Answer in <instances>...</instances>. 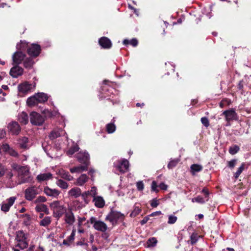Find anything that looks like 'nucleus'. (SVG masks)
Segmentation results:
<instances>
[{"mask_svg": "<svg viewBox=\"0 0 251 251\" xmlns=\"http://www.w3.org/2000/svg\"><path fill=\"white\" fill-rule=\"evenodd\" d=\"M112 83L111 82H109L108 80H103L100 86V94L99 95V99L101 100L103 98H106L110 96V94H113L114 92H116V90L110 84Z\"/></svg>", "mask_w": 251, "mask_h": 251, "instance_id": "1", "label": "nucleus"}, {"mask_svg": "<svg viewBox=\"0 0 251 251\" xmlns=\"http://www.w3.org/2000/svg\"><path fill=\"white\" fill-rule=\"evenodd\" d=\"M125 215L119 211L111 210L105 217V220L108 221L113 226L118 223L123 222Z\"/></svg>", "mask_w": 251, "mask_h": 251, "instance_id": "2", "label": "nucleus"}, {"mask_svg": "<svg viewBox=\"0 0 251 251\" xmlns=\"http://www.w3.org/2000/svg\"><path fill=\"white\" fill-rule=\"evenodd\" d=\"M50 206L53 211V216L55 218H59L61 217L66 211L65 207L63 205L60 204V202L58 201L51 202Z\"/></svg>", "mask_w": 251, "mask_h": 251, "instance_id": "3", "label": "nucleus"}, {"mask_svg": "<svg viewBox=\"0 0 251 251\" xmlns=\"http://www.w3.org/2000/svg\"><path fill=\"white\" fill-rule=\"evenodd\" d=\"M18 175L21 179L20 184L29 183L32 181L33 178L29 175V170L25 167H21L18 171Z\"/></svg>", "mask_w": 251, "mask_h": 251, "instance_id": "4", "label": "nucleus"}, {"mask_svg": "<svg viewBox=\"0 0 251 251\" xmlns=\"http://www.w3.org/2000/svg\"><path fill=\"white\" fill-rule=\"evenodd\" d=\"M129 162L127 159H123L122 160H117L114 163V166L121 173H125L128 170Z\"/></svg>", "mask_w": 251, "mask_h": 251, "instance_id": "5", "label": "nucleus"}, {"mask_svg": "<svg viewBox=\"0 0 251 251\" xmlns=\"http://www.w3.org/2000/svg\"><path fill=\"white\" fill-rule=\"evenodd\" d=\"M30 121L31 124L39 126L43 125L45 118L37 112L33 111L30 114Z\"/></svg>", "mask_w": 251, "mask_h": 251, "instance_id": "6", "label": "nucleus"}, {"mask_svg": "<svg viewBox=\"0 0 251 251\" xmlns=\"http://www.w3.org/2000/svg\"><path fill=\"white\" fill-rule=\"evenodd\" d=\"M38 194V188L35 186H32L25 190V197L26 200L31 201L33 200Z\"/></svg>", "mask_w": 251, "mask_h": 251, "instance_id": "7", "label": "nucleus"}, {"mask_svg": "<svg viewBox=\"0 0 251 251\" xmlns=\"http://www.w3.org/2000/svg\"><path fill=\"white\" fill-rule=\"evenodd\" d=\"M41 51L40 45L37 44H32L29 48H27V53L30 56L34 58L38 56Z\"/></svg>", "mask_w": 251, "mask_h": 251, "instance_id": "8", "label": "nucleus"}, {"mask_svg": "<svg viewBox=\"0 0 251 251\" xmlns=\"http://www.w3.org/2000/svg\"><path fill=\"white\" fill-rule=\"evenodd\" d=\"M76 158L79 162L84 164L83 166H86L88 168L90 163V156L88 152L84 151L78 152L76 155Z\"/></svg>", "mask_w": 251, "mask_h": 251, "instance_id": "9", "label": "nucleus"}, {"mask_svg": "<svg viewBox=\"0 0 251 251\" xmlns=\"http://www.w3.org/2000/svg\"><path fill=\"white\" fill-rule=\"evenodd\" d=\"M26 57V54L21 51L17 50L12 55L13 63L15 65H19L24 61Z\"/></svg>", "mask_w": 251, "mask_h": 251, "instance_id": "10", "label": "nucleus"}, {"mask_svg": "<svg viewBox=\"0 0 251 251\" xmlns=\"http://www.w3.org/2000/svg\"><path fill=\"white\" fill-rule=\"evenodd\" d=\"M222 115L225 116L226 121H236L238 119L237 114L233 109L225 110Z\"/></svg>", "mask_w": 251, "mask_h": 251, "instance_id": "11", "label": "nucleus"}, {"mask_svg": "<svg viewBox=\"0 0 251 251\" xmlns=\"http://www.w3.org/2000/svg\"><path fill=\"white\" fill-rule=\"evenodd\" d=\"M16 199V197H11L3 201L1 204V210L5 213L8 212L10 208L13 205Z\"/></svg>", "mask_w": 251, "mask_h": 251, "instance_id": "12", "label": "nucleus"}, {"mask_svg": "<svg viewBox=\"0 0 251 251\" xmlns=\"http://www.w3.org/2000/svg\"><path fill=\"white\" fill-rule=\"evenodd\" d=\"M7 128L8 131L13 135H18L21 131L19 125L15 121L9 123L7 126Z\"/></svg>", "mask_w": 251, "mask_h": 251, "instance_id": "13", "label": "nucleus"}, {"mask_svg": "<svg viewBox=\"0 0 251 251\" xmlns=\"http://www.w3.org/2000/svg\"><path fill=\"white\" fill-rule=\"evenodd\" d=\"M24 69L20 67L19 65H15L10 71V75L14 78H17L23 75Z\"/></svg>", "mask_w": 251, "mask_h": 251, "instance_id": "14", "label": "nucleus"}, {"mask_svg": "<svg viewBox=\"0 0 251 251\" xmlns=\"http://www.w3.org/2000/svg\"><path fill=\"white\" fill-rule=\"evenodd\" d=\"M66 134L65 130L61 128H55L52 130L49 134V138L51 140H53L61 136H63Z\"/></svg>", "mask_w": 251, "mask_h": 251, "instance_id": "15", "label": "nucleus"}, {"mask_svg": "<svg viewBox=\"0 0 251 251\" xmlns=\"http://www.w3.org/2000/svg\"><path fill=\"white\" fill-rule=\"evenodd\" d=\"M99 44L102 49H109L112 47L111 40L106 37H102L99 40Z\"/></svg>", "mask_w": 251, "mask_h": 251, "instance_id": "16", "label": "nucleus"}, {"mask_svg": "<svg viewBox=\"0 0 251 251\" xmlns=\"http://www.w3.org/2000/svg\"><path fill=\"white\" fill-rule=\"evenodd\" d=\"M35 87V85L33 86L32 84H30L28 82H25L19 85L18 90L20 92L26 93L28 91H30L32 88H34Z\"/></svg>", "mask_w": 251, "mask_h": 251, "instance_id": "17", "label": "nucleus"}, {"mask_svg": "<svg viewBox=\"0 0 251 251\" xmlns=\"http://www.w3.org/2000/svg\"><path fill=\"white\" fill-rule=\"evenodd\" d=\"M93 227L95 229L101 232H105L108 228L106 224L104 222L100 220L96 222L95 225H93Z\"/></svg>", "mask_w": 251, "mask_h": 251, "instance_id": "18", "label": "nucleus"}, {"mask_svg": "<svg viewBox=\"0 0 251 251\" xmlns=\"http://www.w3.org/2000/svg\"><path fill=\"white\" fill-rule=\"evenodd\" d=\"M44 192L47 196L52 197H56L59 194L58 190L55 189H50L48 186L44 188Z\"/></svg>", "mask_w": 251, "mask_h": 251, "instance_id": "19", "label": "nucleus"}, {"mask_svg": "<svg viewBox=\"0 0 251 251\" xmlns=\"http://www.w3.org/2000/svg\"><path fill=\"white\" fill-rule=\"evenodd\" d=\"M33 58L30 56L28 57H25L23 62L24 66L25 69H30L33 67V65L35 64Z\"/></svg>", "mask_w": 251, "mask_h": 251, "instance_id": "20", "label": "nucleus"}, {"mask_svg": "<svg viewBox=\"0 0 251 251\" xmlns=\"http://www.w3.org/2000/svg\"><path fill=\"white\" fill-rule=\"evenodd\" d=\"M2 149L5 152H7L10 155L13 157H17L18 156V152L14 150L13 149L10 147V146L7 144H3L2 147Z\"/></svg>", "mask_w": 251, "mask_h": 251, "instance_id": "21", "label": "nucleus"}, {"mask_svg": "<svg viewBox=\"0 0 251 251\" xmlns=\"http://www.w3.org/2000/svg\"><path fill=\"white\" fill-rule=\"evenodd\" d=\"M95 205L98 208H102L105 205V201L100 196L94 197L93 200Z\"/></svg>", "mask_w": 251, "mask_h": 251, "instance_id": "22", "label": "nucleus"}, {"mask_svg": "<svg viewBox=\"0 0 251 251\" xmlns=\"http://www.w3.org/2000/svg\"><path fill=\"white\" fill-rule=\"evenodd\" d=\"M18 121L23 125H26L28 122V116L25 112H22L18 115Z\"/></svg>", "mask_w": 251, "mask_h": 251, "instance_id": "23", "label": "nucleus"}, {"mask_svg": "<svg viewBox=\"0 0 251 251\" xmlns=\"http://www.w3.org/2000/svg\"><path fill=\"white\" fill-rule=\"evenodd\" d=\"M35 96L38 103H44L49 99L48 95L44 93H38L35 94Z\"/></svg>", "mask_w": 251, "mask_h": 251, "instance_id": "24", "label": "nucleus"}, {"mask_svg": "<svg viewBox=\"0 0 251 251\" xmlns=\"http://www.w3.org/2000/svg\"><path fill=\"white\" fill-rule=\"evenodd\" d=\"M68 195L71 197L77 198L81 195V190L78 187L73 188L69 191Z\"/></svg>", "mask_w": 251, "mask_h": 251, "instance_id": "25", "label": "nucleus"}, {"mask_svg": "<svg viewBox=\"0 0 251 251\" xmlns=\"http://www.w3.org/2000/svg\"><path fill=\"white\" fill-rule=\"evenodd\" d=\"M18 144L22 149H27L29 148L28 139L26 137H23L20 139L18 141Z\"/></svg>", "mask_w": 251, "mask_h": 251, "instance_id": "26", "label": "nucleus"}, {"mask_svg": "<svg viewBox=\"0 0 251 251\" xmlns=\"http://www.w3.org/2000/svg\"><path fill=\"white\" fill-rule=\"evenodd\" d=\"M28 43L25 41H21L20 43H17L16 45V49L18 51H25L29 48Z\"/></svg>", "mask_w": 251, "mask_h": 251, "instance_id": "27", "label": "nucleus"}, {"mask_svg": "<svg viewBox=\"0 0 251 251\" xmlns=\"http://www.w3.org/2000/svg\"><path fill=\"white\" fill-rule=\"evenodd\" d=\"M52 177V174L50 173H43L38 175L37 176V180L39 182H42L46 180H48L50 179Z\"/></svg>", "mask_w": 251, "mask_h": 251, "instance_id": "28", "label": "nucleus"}, {"mask_svg": "<svg viewBox=\"0 0 251 251\" xmlns=\"http://www.w3.org/2000/svg\"><path fill=\"white\" fill-rule=\"evenodd\" d=\"M35 210L38 212H44L49 214L50 212L47 206L44 204H38L35 207Z\"/></svg>", "mask_w": 251, "mask_h": 251, "instance_id": "29", "label": "nucleus"}, {"mask_svg": "<svg viewBox=\"0 0 251 251\" xmlns=\"http://www.w3.org/2000/svg\"><path fill=\"white\" fill-rule=\"evenodd\" d=\"M89 177L86 174H82L77 179L75 184L79 186L83 185L88 180Z\"/></svg>", "mask_w": 251, "mask_h": 251, "instance_id": "30", "label": "nucleus"}, {"mask_svg": "<svg viewBox=\"0 0 251 251\" xmlns=\"http://www.w3.org/2000/svg\"><path fill=\"white\" fill-rule=\"evenodd\" d=\"M42 147L47 155L50 157H52L50 152V151L51 149V147L49 141L45 140L42 142Z\"/></svg>", "mask_w": 251, "mask_h": 251, "instance_id": "31", "label": "nucleus"}, {"mask_svg": "<svg viewBox=\"0 0 251 251\" xmlns=\"http://www.w3.org/2000/svg\"><path fill=\"white\" fill-rule=\"evenodd\" d=\"M123 43L124 45L127 46L129 45L135 47L138 45V41L136 38H132L131 40L125 39L123 41Z\"/></svg>", "mask_w": 251, "mask_h": 251, "instance_id": "32", "label": "nucleus"}, {"mask_svg": "<svg viewBox=\"0 0 251 251\" xmlns=\"http://www.w3.org/2000/svg\"><path fill=\"white\" fill-rule=\"evenodd\" d=\"M190 169L191 173L192 175H194L196 173L201 171L202 169V167L201 165L194 164L191 166Z\"/></svg>", "mask_w": 251, "mask_h": 251, "instance_id": "33", "label": "nucleus"}, {"mask_svg": "<svg viewBox=\"0 0 251 251\" xmlns=\"http://www.w3.org/2000/svg\"><path fill=\"white\" fill-rule=\"evenodd\" d=\"M75 221V217L72 212L67 213L65 214V222L66 223L71 225Z\"/></svg>", "mask_w": 251, "mask_h": 251, "instance_id": "34", "label": "nucleus"}, {"mask_svg": "<svg viewBox=\"0 0 251 251\" xmlns=\"http://www.w3.org/2000/svg\"><path fill=\"white\" fill-rule=\"evenodd\" d=\"M87 170V166H80L75 167L70 169V172L72 173H80L81 172L86 171Z\"/></svg>", "mask_w": 251, "mask_h": 251, "instance_id": "35", "label": "nucleus"}, {"mask_svg": "<svg viewBox=\"0 0 251 251\" xmlns=\"http://www.w3.org/2000/svg\"><path fill=\"white\" fill-rule=\"evenodd\" d=\"M35 94L33 96L29 97L26 100L27 104L28 106H32L36 105L38 103L37 100L36 99Z\"/></svg>", "mask_w": 251, "mask_h": 251, "instance_id": "36", "label": "nucleus"}, {"mask_svg": "<svg viewBox=\"0 0 251 251\" xmlns=\"http://www.w3.org/2000/svg\"><path fill=\"white\" fill-rule=\"evenodd\" d=\"M15 240L18 243L21 241H23L24 240H26V237L23 231H19L17 232Z\"/></svg>", "mask_w": 251, "mask_h": 251, "instance_id": "37", "label": "nucleus"}, {"mask_svg": "<svg viewBox=\"0 0 251 251\" xmlns=\"http://www.w3.org/2000/svg\"><path fill=\"white\" fill-rule=\"evenodd\" d=\"M51 222V217L50 216H46L40 222L39 224L41 226L46 227L50 225Z\"/></svg>", "mask_w": 251, "mask_h": 251, "instance_id": "38", "label": "nucleus"}, {"mask_svg": "<svg viewBox=\"0 0 251 251\" xmlns=\"http://www.w3.org/2000/svg\"><path fill=\"white\" fill-rule=\"evenodd\" d=\"M106 131L108 134L114 133L116 129V126L114 123H109L106 125Z\"/></svg>", "mask_w": 251, "mask_h": 251, "instance_id": "39", "label": "nucleus"}, {"mask_svg": "<svg viewBox=\"0 0 251 251\" xmlns=\"http://www.w3.org/2000/svg\"><path fill=\"white\" fill-rule=\"evenodd\" d=\"M60 175L62 178L68 181L72 180L74 178L73 176L70 175L68 172L65 171L64 170H62L60 172Z\"/></svg>", "mask_w": 251, "mask_h": 251, "instance_id": "40", "label": "nucleus"}, {"mask_svg": "<svg viewBox=\"0 0 251 251\" xmlns=\"http://www.w3.org/2000/svg\"><path fill=\"white\" fill-rule=\"evenodd\" d=\"M180 160L178 158L171 159L169 163H168L167 167L169 169H172L176 167Z\"/></svg>", "mask_w": 251, "mask_h": 251, "instance_id": "41", "label": "nucleus"}, {"mask_svg": "<svg viewBox=\"0 0 251 251\" xmlns=\"http://www.w3.org/2000/svg\"><path fill=\"white\" fill-rule=\"evenodd\" d=\"M56 185L63 189H67L68 187V183L62 179H58L56 182Z\"/></svg>", "mask_w": 251, "mask_h": 251, "instance_id": "42", "label": "nucleus"}, {"mask_svg": "<svg viewBox=\"0 0 251 251\" xmlns=\"http://www.w3.org/2000/svg\"><path fill=\"white\" fill-rule=\"evenodd\" d=\"M157 241L155 237H152L149 239L147 241V247H153L156 246Z\"/></svg>", "mask_w": 251, "mask_h": 251, "instance_id": "43", "label": "nucleus"}, {"mask_svg": "<svg viewBox=\"0 0 251 251\" xmlns=\"http://www.w3.org/2000/svg\"><path fill=\"white\" fill-rule=\"evenodd\" d=\"M240 150L239 147L236 145L231 146L229 148V152L232 154L234 155L237 153Z\"/></svg>", "mask_w": 251, "mask_h": 251, "instance_id": "44", "label": "nucleus"}, {"mask_svg": "<svg viewBox=\"0 0 251 251\" xmlns=\"http://www.w3.org/2000/svg\"><path fill=\"white\" fill-rule=\"evenodd\" d=\"M199 237L197 233H193L190 236V243L193 245L195 244L198 241Z\"/></svg>", "mask_w": 251, "mask_h": 251, "instance_id": "45", "label": "nucleus"}, {"mask_svg": "<svg viewBox=\"0 0 251 251\" xmlns=\"http://www.w3.org/2000/svg\"><path fill=\"white\" fill-rule=\"evenodd\" d=\"M192 201L193 202H198L199 203L203 204L206 201V200H204V199L202 197L198 196L197 197L192 199Z\"/></svg>", "mask_w": 251, "mask_h": 251, "instance_id": "46", "label": "nucleus"}, {"mask_svg": "<svg viewBox=\"0 0 251 251\" xmlns=\"http://www.w3.org/2000/svg\"><path fill=\"white\" fill-rule=\"evenodd\" d=\"M245 164L244 163L242 164L241 166L238 168L237 171L234 174V177L235 178L237 179L238 178L240 174L242 173L244 169Z\"/></svg>", "mask_w": 251, "mask_h": 251, "instance_id": "47", "label": "nucleus"}, {"mask_svg": "<svg viewBox=\"0 0 251 251\" xmlns=\"http://www.w3.org/2000/svg\"><path fill=\"white\" fill-rule=\"evenodd\" d=\"M79 148L78 145H75L72 147L67 151V154L69 155H73L75 152L79 150Z\"/></svg>", "mask_w": 251, "mask_h": 251, "instance_id": "48", "label": "nucleus"}, {"mask_svg": "<svg viewBox=\"0 0 251 251\" xmlns=\"http://www.w3.org/2000/svg\"><path fill=\"white\" fill-rule=\"evenodd\" d=\"M141 211V209L137 206L134 207V210L131 212L130 214L131 217H134L138 215Z\"/></svg>", "mask_w": 251, "mask_h": 251, "instance_id": "49", "label": "nucleus"}, {"mask_svg": "<svg viewBox=\"0 0 251 251\" xmlns=\"http://www.w3.org/2000/svg\"><path fill=\"white\" fill-rule=\"evenodd\" d=\"M177 219V218L176 216L174 215H170L168 216V221L167 223L171 225L174 224L176 222Z\"/></svg>", "mask_w": 251, "mask_h": 251, "instance_id": "50", "label": "nucleus"}, {"mask_svg": "<svg viewBox=\"0 0 251 251\" xmlns=\"http://www.w3.org/2000/svg\"><path fill=\"white\" fill-rule=\"evenodd\" d=\"M28 244L26 241V240H24L23 241L19 242L16 246L19 247L21 249H24L28 247Z\"/></svg>", "mask_w": 251, "mask_h": 251, "instance_id": "51", "label": "nucleus"}, {"mask_svg": "<svg viewBox=\"0 0 251 251\" xmlns=\"http://www.w3.org/2000/svg\"><path fill=\"white\" fill-rule=\"evenodd\" d=\"M237 160L233 159L227 162V166L230 168L233 169L236 165Z\"/></svg>", "mask_w": 251, "mask_h": 251, "instance_id": "52", "label": "nucleus"}, {"mask_svg": "<svg viewBox=\"0 0 251 251\" xmlns=\"http://www.w3.org/2000/svg\"><path fill=\"white\" fill-rule=\"evenodd\" d=\"M201 122L202 125L206 127L209 126V122L208 118L205 117H202L201 119Z\"/></svg>", "mask_w": 251, "mask_h": 251, "instance_id": "53", "label": "nucleus"}, {"mask_svg": "<svg viewBox=\"0 0 251 251\" xmlns=\"http://www.w3.org/2000/svg\"><path fill=\"white\" fill-rule=\"evenodd\" d=\"M6 178H7L9 180L12 181V178L13 176V174L12 173L11 171H6L5 170V174Z\"/></svg>", "mask_w": 251, "mask_h": 251, "instance_id": "54", "label": "nucleus"}, {"mask_svg": "<svg viewBox=\"0 0 251 251\" xmlns=\"http://www.w3.org/2000/svg\"><path fill=\"white\" fill-rule=\"evenodd\" d=\"M137 189L138 191H143L144 188V184L142 181H139L136 183Z\"/></svg>", "mask_w": 251, "mask_h": 251, "instance_id": "55", "label": "nucleus"}, {"mask_svg": "<svg viewBox=\"0 0 251 251\" xmlns=\"http://www.w3.org/2000/svg\"><path fill=\"white\" fill-rule=\"evenodd\" d=\"M201 193H202L204 195L205 198L206 199V201H207L209 200V193L207 189L205 187L203 188L201 190Z\"/></svg>", "mask_w": 251, "mask_h": 251, "instance_id": "56", "label": "nucleus"}, {"mask_svg": "<svg viewBox=\"0 0 251 251\" xmlns=\"http://www.w3.org/2000/svg\"><path fill=\"white\" fill-rule=\"evenodd\" d=\"M46 201H47V199L45 197L42 196H40L37 198V199L35 200V202L36 203L43 202Z\"/></svg>", "mask_w": 251, "mask_h": 251, "instance_id": "57", "label": "nucleus"}, {"mask_svg": "<svg viewBox=\"0 0 251 251\" xmlns=\"http://www.w3.org/2000/svg\"><path fill=\"white\" fill-rule=\"evenodd\" d=\"M90 195L92 196L94 198V197H96L97 194V188L95 186H93L91 188V191H89Z\"/></svg>", "mask_w": 251, "mask_h": 251, "instance_id": "58", "label": "nucleus"}, {"mask_svg": "<svg viewBox=\"0 0 251 251\" xmlns=\"http://www.w3.org/2000/svg\"><path fill=\"white\" fill-rule=\"evenodd\" d=\"M75 236V231L73 230L72 231L71 235L69 237H68L67 240H68V241L69 242H71L74 240Z\"/></svg>", "mask_w": 251, "mask_h": 251, "instance_id": "59", "label": "nucleus"}, {"mask_svg": "<svg viewBox=\"0 0 251 251\" xmlns=\"http://www.w3.org/2000/svg\"><path fill=\"white\" fill-rule=\"evenodd\" d=\"M151 191L154 192H157V185L155 181H153L151 183Z\"/></svg>", "mask_w": 251, "mask_h": 251, "instance_id": "60", "label": "nucleus"}, {"mask_svg": "<svg viewBox=\"0 0 251 251\" xmlns=\"http://www.w3.org/2000/svg\"><path fill=\"white\" fill-rule=\"evenodd\" d=\"M158 205L159 202L156 199H153L151 202V205L152 207H156Z\"/></svg>", "mask_w": 251, "mask_h": 251, "instance_id": "61", "label": "nucleus"}, {"mask_svg": "<svg viewBox=\"0 0 251 251\" xmlns=\"http://www.w3.org/2000/svg\"><path fill=\"white\" fill-rule=\"evenodd\" d=\"M21 166L17 164V163H12L11 164V167L13 170H16L18 172Z\"/></svg>", "mask_w": 251, "mask_h": 251, "instance_id": "62", "label": "nucleus"}, {"mask_svg": "<svg viewBox=\"0 0 251 251\" xmlns=\"http://www.w3.org/2000/svg\"><path fill=\"white\" fill-rule=\"evenodd\" d=\"M149 216H147L143 218V219L141 221L140 224H141V225H145V224H146L147 223V222L150 219Z\"/></svg>", "mask_w": 251, "mask_h": 251, "instance_id": "63", "label": "nucleus"}, {"mask_svg": "<svg viewBox=\"0 0 251 251\" xmlns=\"http://www.w3.org/2000/svg\"><path fill=\"white\" fill-rule=\"evenodd\" d=\"M88 195H90L89 191L84 192L82 194L81 193L80 196L84 200H85Z\"/></svg>", "mask_w": 251, "mask_h": 251, "instance_id": "64", "label": "nucleus"}]
</instances>
